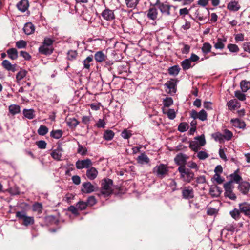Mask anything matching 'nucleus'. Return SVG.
Returning <instances> with one entry per match:
<instances>
[{
  "mask_svg": "<svg viewBox=\"0 0 250 250\" xmlns=\"http://www.w3.org/2000/svg\"><path fill=\"white\" fill-rule=\"evenodd\" d=\"M177 170L180 173V178L183 182L189 183L194 179V172L185 166H179Z\"/></svg>",
  "mask_w": 250,
  "mask_h": 250,
  "instance_id": "nucleus-1",
  "label": "nucleus"
},
{
  "mask_svg": "<svg viewBox=\"0 0 250 250\" xmlns=\"http://www.w3.org/2000/svg\"><path fill=\"white\" fill-rule=\"evenodd\" d=\"M113 182L111 179H104L102 181L101 193L104 197H107L113 192Z\"/></svg>",
  "mask_w": 250,
  "mask_h": 250,
  "instance_id": "nucleus-2",
  "label": "nucleus"
},
{
  "mask_svg": "<svg viewBox=\"0 0 250 250\" xmlns=\"http://www.w3.org/2000/svg\"><path fill=\"white\" fill-rule=\"evenodd\" d=\"M168 167L166 165L161 164L155 166L153 169V173L159 178H163L168 173Z\"/></svg>",
  "mask_w": 250,
  "mask_h": 250,
  "instance_id": "nucleus-3",
  "label": "nucleus"
},
{
  "mask_svg": "<svg viewBox=\"0 0 250 250\" xmlns=\"http://www.w3.org/2000/svg\"><path fill=\"white\" fill-rule=\"evenodd\" d=\"M156 5L158 7L161 13L164 15L170 16L171 15L170 10L171 8L176 10L177 7L169 5L167 2H160L157 1Z\"/></svg>",
  "mask_w": 250,
  "mask_h": 250,
  "instance_id": "nucleus-4",
  "label": "nucleus"
},
{
  "mask_svg": "<svg viewBox=\"0 0 250 250\" xmlns=\"http://www.w3.org/2000/svg\"><path fill=\"white\" fill-rule=\"evenodd\" d=\"M225 189V196L228 197L232 200H235L236 199V196L233 192L234 188L231 182H228L224 184Z\"/></svg>",
  "mask_w": 250,
  "mask_h": 250,
  "instance_id": "nucleus-5",
  "label": "nucleus"
},
{
  "mask_svg": "<svg viewBox=\"0 0 250 250\" xmlns=\"http://www.w3.org/2000/svg\"><path fill=\"white\" fill-rule=\"evenodd\" d=\"M16 217L23 221V224L25 226L32 225L34 223L33 217L28 216L24 211H18L16 212Z\"/></svg>",
  "mask_w": 250,
  "mask_h": 250,
  "instance_id": "nucleus-6",
  "label": "nucleus"
},
{
  "mask_svg": "<svg viewBox=\"0 0 250 250\" xmlns=\"http://www.w3.org/2000/svg\"><path fill=\"white\" fill-rule=\"evenodd\" d=\"M190 116L194 120L199 119V120L204 121L207 119V113L203 109L201 110L199 112H197L194 110H192L190 112Z\"/></svg>",
  "mask_w": 250,
  "mask_h": 250,
  "instance_id": "nucleus-7",
  "label": "nucleus"
},
{
  "mask_svg": "<svg viewBox=\"0 0 250 250\" xmlns=\"http://www.w3.org/2000/svg\"><path fill=\"white\" fill-rule=\"evenodd\" d=\"M176 80L171 79L167 81L165 85L167 87V92L170 94H173L176 92Z\"/></svg>",
  "mask_w": 250,
  "mask_h": 250,
  "instance_id": "nucleus-8",
  "label": "nucleus"
},
{
  "mask_svg": "<svg viewBox=\"0 0 250 250\" xmlns=\"http://www.w3.org/2000/svg\"><path fill=\"white\" fill-rule=\"evenodd\" d=\"M189 158V157L185 154L179 153L174 158V162L176 164L179 166H185L187 163V161Z\"/></svg>",
  "mask_w": 250,
  "mask_h": 250,
  "instance_id": "nucleus-9",
  "label": "nucleus"
},
{
  "mask_svg": "<svg viewBox=\"0 0 250 250\" xmlns=\"http://www.w3.org/2000/svg\"><path fill=\"white\" fill-rule=\"evenodd\" d=\"M146 13L147 18L149 20L155 21L158 18V11L156 7L150 8Z\"/></svg>",
  "mask_w": 250,
  "mask_h": 250,
  "instance_id": "nucleus-10",
  "label": "nucleus"
},
{
  "mask_svg": "<svg viewBox=\"0 0 250 250\" xmlns=\"http://www.w3.org/2000/svg\"><path fill=\"white\" fill-rule=\"evenodd\" d=\"M92 165L90 159H86L83 160H78L76 163V166L77 169H81L84 168H88Z\"/></svg>",
  "mask_w": 250,
  "mask_h": 250,
  "instance_id": "nucleus-11",
  "label": "nucleus"
},
{
  "mask_svg": "<svg viewBox=\"0 0 250 250\" xmlns=\"http://www.w3.org/2000/svg\"><path fill=\"white\" fill-rule=\"evenodd\" d=\"M250 188V184L249 182L243 181L239 183L238 188L239 191L244 195L248 193Z\"/></svg>",
  "mask_w": 250,
  "mask_h": 250,
  "instance_id": "nucleus-12",
  "label": "nucleus"
},
{
  "mask_svg": "<svg viewBox=\"0 0 250 250\" xmlns=\"http://www.w3.org/2000/svg\"><path fill=\"white\" fill-rule=\"evenodd\" d=\"M182 196L185 199H191L194 197V192L192 188L190 187H186L182 190Z\"/></svg>",
  "mask_w": 250,
  "mask_h": 250,
  "instance_id": "nucleus-13",
  "label": "nucleus"
},
{
  "mask_svg": "<svg viewBox=\"0 0 250 250\" xmlns=\"http://www.w3.org/2000/svg\"><path fill=\"white\" fill-rule=\"evenodd\" d=\"M62 152V148L60 146H59L56 149L52 151L51 155L54 159L59 161L61 160Z\"/></svg>",
  "mask_w": 250,
  "mask_h": 250,
  "instance_id": "nucleus-14",
  "label": "nucleus"
},
{
  "mask_svg": "<svg viewBox=\"0 0 250 250\" xmlns=\"http://www.w3.org/2000/svg\"><path fill=\"white\" fill-rule=\"evenodd\" d=\"M239 208L241 212L247 216H250V204L246 202L240 204Z\"/></svg>",
  "mask_w": 250,
  "mask_h": 250,
  "instance_id": "nucleus-15",
  "label": "nucleus"
},
{
  "mask_svg": "<svg viewBox=\"0 0 250 250\" xmlns=\"http://www.w3.org/2000/svg\"><path fill=\"white\" fill-rule=\"evenodd\" d=\"M83 188L82 192L85 193H90L94 191L95 188L90 182L84 183L82 185Z\"/></svg>",
  "mask_w": 250,
  "mask_h": 250,
  "instance_id": "nucleus-16",
  "label": "nucleus"
},
{
  "mask_svg": "<svg viewBox=\"0 0 250 250\" xmlns=\"http://www.w3.org/2000/svg\"><path fill=\"white\" fill-rule=\"evenodd\" d=\"M102 16L104 19L107 21H110L114 19L113 12L108 9L104 10L102 13Z\"/></svg>",
  "mask_w": 250,
  "mask_h": 250,
  "instance_id": "nucleus-17",
  "label": "nucleus"
},
{
  "mask_svg": "<svg viewBox=\"0 0 250 250\" xmlns=\"http://www.w3.org/2000/svg\"><path fill=\"white\" fill-rule=\"evenodd\" d=\"M232 125L235 127L239 128H244L246 126V124L244 121L238 119H232L230 121Z\"/></svg>",
  "mask_w": 250,
  "mask_h": 250,
  "instance_id": "nucleus-18",
  "label": "nucleus"
},
{
  "mask_svg": "<svg viewBox=\"0 0 250 250\" xmlns=\"http://www.w3.org/2000/svg\"><path fill=\"white\" fill-rule=\"evenodd\" d=\"M227 105L230 110H234L240 107V104L236 99H232L227 103Z\"/></svg>",
  "mask_w": 250,
  "mask_h": 250,
  "instance_id": "nucleus-19",
  "label": "nucleus"
},
{
  "mask_svg": "<svg viewBox=\"0 0 250 250\" xmlns=\"http://www.w3.org/2000/svg\"><path fill=\"white\" fill-rule=\"evenodd\" d=\"M18 9L22 12H25L29 7V3L27 0H21L17 5Z\"/></svg>",
  "mask_w": 250,
  "mask_h": 250,
  "instance_id": "nucleus-20",
  "label": "nucleus"
},
{
  "mask_svg": "<svg viewBox=\"0 0 250 250\" xmlns=\"http://www.w3.org/2000/svg\"><path fill=\"white\" fill-rule=\"evenodd\" d=\"M239 171V169H237L234 173L230 175L231 180L229 182H231V185H232L233 182L237 184L240 183V182L242 180L241 176L238 174Z\"/></svg>",
  "mask_w": 250,
  "mask_h": 250,
  "instance_id": "nucleus-21",
  "label": "nucleus"
},
{
  "mask_svg": "<svg viewBox=\"0 0 250 250\" xmlns=\"http://www.w3.org/2000/svg\"><path fill=\"white\" fill-rule=\"evenodd\" d=\"M2 65L5 69L8 71H12V72H15L16 70V65L12 64L10 63V62L7 60H4L2 61Z\"/></svg>",
  "mask_w": 250,
  "mask_h": 250,
  "instance_id": "nucleus-22",
  "label": "nucleus"
},
{
  "mask_svg": "<svg viewBox=\"0 0 250 250\" xmlns=\"http://www.w3.org/2000/svg\"><path fill=\"white\" fill-rule=\"evenodd\" d=\"M98 175V171L93 167H91L87 169L86 171V176L90 180L95 179Z\"/></svg>",
  "mask_w": 250,
  "mask_h": 250,
  "instance_id": "nucleus-23",
  "label": "nucleus"
},
{
  "mask_svg": "<svg viewBox=\"0 0 250 250\" xmlns=\"http://www.w3.org/2000/svg\"><path fill=\"white\" fill-rule=\"evenodd\" d=\"M227 8L230 11H237L240 8V5L237 1H231L228 4Z\"/></svg>",
  "mask_w": 250,
  "mask_h": 250,
  "instance_id": "nucleus-24",
  "label": "nucleus"
},
{
  "mask_svg": "<svg viewBox=\"0 0 250 250\" xmlns=\"http://www.w3.org/2000/svg\"><path fill=\"white\" fill-rule=\"evenodd\" d=\"M39 50L41 53L45 55L51 54L53 52V49L51 47L44 44H42V45L39 48Z\"/></svg>",
  "mask_w": 250,
  "mask_h": 250,
  "instance_id": "nucleus-25",
  "label": "nucleus"
},
{
  "mask_svg": "<svg viewBox=\"0 0 250 250\" xmlns=\"http://www.w3.org/2000/svg\"><path fill=\"white\" fill-rule=\"evenodd\" d=\"M23 30L26 34L30 35L34 32L35 27L32 23L28 22L25 24Z\"/></svg>",
  "mask_w": 250,
  "mask_h": 250,
  "instance_id": "nucleus-26",
  "label": "nucleus"
},
{
  "mask_svg": "<svg viewBox=\"0 0 250 250\" xmlns=\"http://www.w3.org/2000/svg\"><path fill=\"white\" fill-rule=\"evenodd\" d=\"M137 161L138 163L142 165L148 164L150 161L149 158L144 153L138 156Z\"/></svg>",
  "mask_w": 250,
  "mask_h": 250,
  "instance_id": "nucleus-27",
  "label": "nucleus"
},
{
  "mask_svg": "<svg viewBox=\"0 0 250 250\" xmlns=\"http://www.w3.org/2000/svg\"><path fill=\"white\" fill-rule=\"evenodd\" d=\"M24 117L28 119H33L35 117V111L33 109H24L23 110Z\"/></svg>",
  "mask_w": 250,
  "mask_h": 250,
  "instance_id": "nucleus-28",
  "label": "nucleus"
},
{
  "mask_svg": "<svg viewBox=\"0 0 250 250\" xmlns=\"http://www.w3.org/2000/svg\"><path fill=\"white\" fill-rule=\"evenodd\" d=\"M181 65L184 70H188L194 65V64H192V62L188 59L183 60L181 63Z\"/></svg>",
  "mask_w": 250,
  "mask_h": 250,
  "instance_id": "nucleus-29",
  "label": "nucleus"
},
{
  "mask_svg": "<svg viewBox=\"0 0 250 250\" xmlns=\"http://www.w3.org/2000/svg\"><path fill=\"white\" fill-rule=\"evenodd\" d=\"M6 52L8 57L12 60H15L18 58V52L15 48H10L7 50Z\"/></svg>",
  "mask_w": 250,
  "mask_h": 250,
  "instance_id": "nucleus-30",
  "label": "nucleus"
},
{
  "mask_svg": "<svg viewBox=\"0 0 250 250\" xmlns=\"http://www.w3.org/2000/svg\"><path fill=\"white\" fill-rule=\"evenodd\" d=\"M180 70V68L178 65H174L168 69V73L170 75L175 76L179 74Z\"/></svg>",
  "mask_w": 250,
  "mask_h": 250,
  "instance_id": "nucleus-31",
  "label": "nucleus"
},
{
  "mask_svg": "<svg viewBox=\"0 0 250 250\" xmlns=\"http://www.w3.org/2000/svg\"><path fill=\"white\" fill-rule=\"evenodd\" d=\"M106 55L102 51H98L95 53L94 58L96 62H102L105 60Z\"/></svg>",
  "mask_w": 250,
  "mask_h": 250,
  "instance_id": "nucleus-32",
  "label": "nucleus"
},
{
  "mask_svg": "<svg viewBox=\"0 0 250 250\" xmlns=\"http://www.w3.org/2000/svg\"><path fill=\"white\" fill-rule=\"evenodd\" d=\"M240 86L243 92H246L250 89V82L246 80H243L240 83Z\"/></svg>",
  "mask_w": 250,
  "mask_h": 250,
  "instance_id": "nucleus-33",
  "label": "nucleus"
},
{
  "mask_svg": "<svg viewBox=\"0 0 250 250\" xmlns=\"http://www.w3.org/2000/svg\"><path fill=\"white\" fill-rule=\"evenodd\" d=\"M9 112L12 115H15L20 112V107L16 104H12L9 106Z\"/></svg>",
  "mask_w": 250,
  "mask_h": 250,
  "instance_id": "nucleus-34",
  "label": "nucleus"
},
{
  "mask_svg": "<svg viewBox=\"0 0 250 250\" xmlns=\"http://www.w3.org/2000/svg\"><path fill=\"white\" fill-rule=\"evenodd\" d=\"M226 40L225 39H220L219 38L217 39L216 42L214 43V47L216 49H222L224 48L225 45L224 42H226Z\"/></svg>",
  "mask_w": 250,
  "mask_h": 250,
  "instance_id": "nucleus-35",
  "label": "nucleus"
},
{
  "mask_svg": "<svg viewBox=\"0 0 250 250\" xmlns=\"http://www.w3.org/2000/svg\"><path fill=\"white\" fill-rule=\"evenodd\" d=\"M27 72L24 70L21 69L16 75V80L18 82H19L22 79H23L27 75Z\"/></svg>",
  "mask_w": 250,
  "mask_h": 250,
  "instance_id": "nucleus-36",
  "label": "nucleus"
},
{
  "mask_svg": "<svg viewBox=\"0 0 250 250\" xmlns=\"http://www.w3.org/2000/svg\"><path fill=\"white\" fill-rule=\"evenodd\" d=\"M187 167H188V168H189L190 169H195L196 171H197L199 170V166L197 165V163L193 162V161H188L186 163Z\"/></svg>",
  "mask_w": 250,
  "mask_h": 250,
  "instance_id": "nucleus-37",
  "label": "nucleus"
},
{
  "mask_svg": "<svg viewBox=\"0 0 250 250\" xmlns=\"http://www.w3.org/2000/svg\"><path fill=\"white\" fill-rule=\"evenodd\" d=\"M62 135V131L61 130H53L50 132V136L55 139H59Z\"/></svg>",
  "mask_w": 250,
  "mask_h": 250,
  "instance_id": "nucleus-38",
  "label": "nucleus"
},
{
  "mask_svg": "<svg viewBox=\"0 0 250 250\" xmlns=\"http://www.w3.org/2000/svg\"><path fill=\"white\" fill-rule=\"evenodd\" d=\"M189 147L194 151L197 152L200 149L201 147L198 144V142L193 141L190 143Z\"/></svg>",
  "mask_w": 250,
  "mask_h": 250,
  "instance_id": "nucleus-39",
  "label": "nucleus"
},
{
  "mask_svg": "<svg viewBox=\"0 0 250 250\" xmlns=\"http://www.w3.org/2000/svg\"><path fill=\"white\" fill-rule=\"evenodd\" d=\"M48 132V128L46 126L43 125H40V126L39 127V128L38 130V133L40 135H42V136L45 135V134H46Z\"/></svg>",
  "mask_w": 250,
  "mask_h": 250,
  "instance_id": "nucleus-40",
  "label": "nucleus"
},
{
  "mask_svg": "<svg viewBox=\"0 0 250 250\" xmlns=\"http://www.w3.org/2000/svg\"><path fill=\"white\" fill-rule=\"evenodd\" d=\"M233 136V133L231 131L228 129H225L224 131V135H223V138H224L226 140L229 141L231 140Z\"/></svg>",
  "mask_w": 250,
  "mask_h": 250,
  "instance_id": "nucleus-41",
  "label": "nucleus"
},
{
  "mask_svg": "<svg viewBox=\"0 0 250 250\" xmlns=\"http://www.w3.org/2000/svg\"><path fill=\"white\" fill-rule=\"evenodd\" d=\"M77 52L75 50H70L67 53V58L69 60H74L77 57Z\"/></svg>",
  "mask_w": 250,
  "mask_h": 250,
  "instance_id": "nucleus-42",
  "label": "nucleus"
},
{
  "mask_svg": "<svg viewBox=\"0 0 250 250\" xmlns=\"http://www.w3.org/2000/svg\"><path fill=\"white\" fill-rule=\"evenodd\" d=\"M244 93L240 90H237L235 92V96L240 101H245L246 100V95Z\"/></svg>",
  "mask_w": 250,
  "mask_h": 250,
  "instance_id": "nucleus-43",
  "label": "nucleus"
},
{
  "mask_svg": "<svg viewBox=\"0 0 250 250\" xmlns=\"http://www.w3.org/2000/svg\"><path fill=\"white\" fill-rule=\"evenodd\" d=\"M114 136V132L111 130H106L104 134V138L106 140H111Z\"/></svg>",
  "mask_w": 250,
  "mask_h": 250,
  "instance_id": "nucleus-44",
  "label": "nucleus"
},
{
  "mask_svg": "<svg viewBox=\"0 0 250 250\" xmlns=\"http://www.w3.org/2000/svg\"><path fill=\"white\" fill-rule=\"evenodd\" d=\"M79 123V122L75 118L69 119L67 122L68 125L71 128H75Z\"/></svg>",
  "mask_w": 250,
  "mask_h": 250,
  "instance_id": "nucleus-45",
  "label": "nucleus"
},
{
  "mask_svg": "<svg viewBox=\"0 0 250 250\" xmlns=\"http://www.w3.org/2000/svg\"><path fill=\"white\" fill-rule=\"evenodd\" d=\"M211 48V45L209 43H205L203 44L202 47V50L204 54H207L209 53Z\"/></svg>",
  "mask_w": 250,
  "mask_h": 250,
  "instance_id": "nucleus-46",
  "label": "nucleus"
},
{
  "mask_svg": "<svg viewBox=\"0 0 250 250\" xmlns=\"http://www.w3.org/2000/svg\"><path fill=\"white\" fill-rule=\"evenodd\" d=\"M227 48L231 52L236 53L239 51L238 46L234 44H229Z\"/></svg>",
  "mask_w": 250,
  "mask_h": 250,
  "instance_id": "nucleus-47",
  "label": "nucleus"
},
{
  "mask_svg": "<svg viewBox=\"0 0 250 250\" xmlns=\"http://www.w3.org/2000/svg\"><path fill=\"white\" fill-rule=\"evenodd\" d=\"M188 128V125L186 123H181L178 126V129L181 132H184Z\"/></svg>",
  "mask_w": 250,
  "mask_h": 250,
  "instance_id": "nucleus-48",
  "label": "nucleus"
},
{
  "mask_svg": "<svg viewBox=\"0 0 250 250\" xmlns=\"http://www.w3.org/2000/svg\"><path fill=\"white\" fill-rule=\"evenodd\" d=\"M231 216L235 220H237L240 218V211L236 208L230 211Z\"/></svg>",
  "mask_w": 250,
  "mask_h": 250,
  "instance_id": "nucleus-49",
  "label": "nucleus"
},
{
  "mask_svg": "<svg viewBox=\"0 0 250 250\" xmlns=\"http://www.w3.org/2000/svg\"><path fill=\"white\" fill-rule=\"evenodd\" d=\"M196 142H198L200 147L204 146L206 144V140L204 135H201L195 138Z\"/></svg>",
  "mask_w": 250,
  "mask_h": 250,
  "instance_id": "nucleus-50",
  "label": "nucleus"
},
{
  "mask_svg": "<svg viewBox=\"0 0 250 250\" xmlns=\"http://www.w3.org/2000/svg\"><path fill=\"white\" fill-rule=\"evenodd\" d=\"M163 103L165 107H169L173 103V100L171 97H167L163 100Z\"/></svg>",
  "mask_w": 250,
  "mask_h": 250,
  "instance_id": "nucleus-51",
  "label": "nucleus"
},
{
  "mask_svg": "<svg viewBox=\"0 0 250 250\" xmlns=\"http://www.w3.org/2000/svg\"><path fill=\"white\" fill-rule=\"evenodd\" d=\"M93 60V58L92 57L88 56L83 61V64L84 65V67L86 69H89L90 67V62H91Z\"/></svg>",
  "mask_w": 250,
  "mask_h": 250,
  "instance_id": "nucleus-52",
  "label": "nucleus"
},
{
  "mask_svg": "<svg viewBox=\"0 0 250 250\" xmlns=\"http://www.w3.org/2000/svg\"><path fill=\"white\" fill-rule=\"evenodd\" d=\"M26 45V42L23 40H20L16 42V46L19 49L24 48Z\"/></svg>",
  "mask_w": 250,
  "mask_h": 250,
  "instance_id": "nucleus-53",
  "label": "nucleus"
},
{
  "mask_svg": "<svg viewBox=\"0 0 250 250\" xmlns=\"http://www.w3.org/2000/svg\"><path fill=\"white\" fill-rule=\"evenodd\" d=\"M137 0H126V5L130 8H134L137 4Z\"/></svg>",
  "mask_w": 250,
  "mask_h": 250,
  "instance_id": "nucleus-54",
  "label": "nucleus"
},
{
  "mask_svg": "<svg viewBox=\"0 0 250 250\" xmlns=\"http://www.w3.org/2000/svg\"><path fill=\"white\" fill-rule=\"evenodd\" d=\"M87 150L86 147H83L81 145L79 144L78 148V153L82 155H85L87 153Z\"/></svg>",
  "mask_w": 250,
  "mask_h": 250,
  "instance_id": "nucleus-55",
  "label": "nucleus"
},
{
  "mask_svg": "<svg viewBox=\"0 0 250 250\" xmlns=\"http://www.w3.org/2000/svg\"><path fill=\"white\" fill-rule=\"evenodd\" d=\"M87 206V204H86V202H84L81 201H79L76 205L77 208L81 210L85 209Z\"/></svg>",
  "mask_w": 250,
  "mask_h": 250,
  "instance_id": "nucleus-56",
  "label": "nucleus"
},
{
  "mask_svg": "<svg viewBox=\"0 0 250 250\" xmlns=\"http://www.w3.org/2000/svg\"><path fill=\"white\" fill-rule=\"evenodd\" d=\"M197 157L200 160H204L208 157V155L205 151H200L198 153Z\"/></svg>",
  "mask_w": 250,
  "mask_h": 250,
  "instance_id": "nucleus-57",
  "label": "nucleus"
},
{
  "mask_svg": "<svg viewBox=\"0 0 250 250\" xmlns=\"http://www.w3.org/2000/svg\"><path fill=\"white\" fill-rule=\"evenodd\" d=\"M212 136L216 141L221 142L223 140V135L219 132L214 133Z\"/></svg>",
  "mask_w": 250,
  "mask_h": 250,
  "instance_id": "nucleus-58",
  "label": "nucleus"
},
{
  "mask_svg": "<svg viewBox=\"0 0 250 250\" xmlns=\"http://www.w3.org/2000/svg\"><path fill=\"white\" fill-rule=\"evenodd\" d=\"M168 118L172 120L175 118L176 115L174 110L173 109H169L167 113Z\"/></svg>",
  "mask_w": 250,
  "mask_h": 250,
  "instance_id": "nucleus-59",
  "label": "nucleus"
},
{
  "mask_svg": "<svg viewBox=\"0 0 250 250\" xmlns=\"http://www.w3.org/2000/svg\"><path fill=\"white\" fill-rule=\"evenodd\" d=\"M96 203V199L94 196H90L87 200L86 204L87 206H93Z\"/></svg>",
  "mask_w": 250,
  "mask_h": 250,
  "instance_id": "nucleus-60",
  "label": "nucleus"
},
{
  "mask_svg": "<svg viewBox=\"0 0 250 250\" xmlns=\"http://www.w3.org/2000/svg\"><path fill=\"white\" fill-rule=\"evenodd\" d=\"M42 209V205L41 204L37 203H35L33 206V209L34 211L41 212Z\"/></svg>",
  "mask_w": 250,
  "mask_h": 250,
  "instance_id": "nucleus-61",
  "label": "nucleus"
},
{
  "mask_svg": "<svg viewBox=\"0 0 250 250\" xmlns=\"http://www.w3.org/2000/svg\"><path fill=\"white\" fill-rule=\"evenodd\" d=\"M105 125V122L103 119H99L96 123V126L99 128H104Z\"/></svg>",
  "mask_w": 250,
  "mask_h": 250,
  "instance_id": "nucleus-62",
  "label": "nucleus"
},
{
  "mask_svg": "<svg viewBox=\"0 0 250 250\" xmlns=\"http://www.w3.org/2000/svg\"><path fill=\"white\" fill-rule=\"evenodd\" d=\"M189 10L187 8H183L179 10V14L180 16H185L189 14Z\"/></svg>",
  "mask_w": 250,
  "mask_h": 250,
  "instance_id": "nucleus-63",
  "label": "nucleus"
},
{
  "mask_svg": "<svg viewBox=\"0 0 250 250\" xmlns=\"http://www.w3.org/2000/svg\"><path fill=\"white\" fill-rule=\"evenodd\" d=\"M243 48L245 51L250 53V42L244 43L243 44Z\"/></svg>",
  "mask_w": 250,
  "mask_h": 250,
  "instance_id": "nucleus-64",
  "label": "nucleus"
}]
</instances>
